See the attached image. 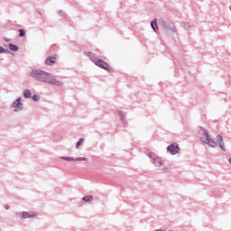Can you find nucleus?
Segmentation results:
<instances>
[{"label": "nucleus", "mask_w": 231, "mask_h": 231, "mask_svg": "<svg viewBox=\"0 0 231 231\" xmlns=\"http://www.w3.org/2000/svg\"><path fill=\"white\" fill-rule=\"evenodd\" d=\"M31 77L39 80L40 82H45L46 84H51V86H62V83L51 73L44 72L42 70L34 69L31 72Z\"/></svg>", "instance_id": "obj_1"}, {"label": "nucleus", "mask_w": 231, "mask_h": 231, "mask_svg": "<svg viewBox=\"0 0 231 231\" xmlns=\"http://www.w3.org/2000/svg\"><path fill=\"white\" fill-rule=\"evenodd\" d=\"M85 55L87 57H89L90 60L98 68H101V69H106V71H108L109 73H113V69L107 64V62L97 58V55L95 52L88 51L85 52Z\"/></svg>", "instance_id": "obj_2"}, {"label": "nucleus", "mask_w": 231, "mask_h": 231, "mask_svg": "<svg viewBox=\"0 0 231 231\" xmlns=\"http://www.w3.org/2000/svg\"><path fill=\"white\" fill-rule=\"evenodd\" d=\"M201 142L207 143L209 147H216L217 145L214 140L210 139V135H208V132H207V130H204L203 132Z\"/></svg>", "instance_id": "obj_3"}, {"label": "nucleus", "mask_w": 231, "mask_h": 231, "mask_svg": "<svg viewBox=\"0 0 231 231\" xmlns=\"http://www.w3.org/2000/svg\"><path fill=\"white\" fill-rule=\"evenodd\" d=\"M21 216H22V219H30V217H37L39 214L35 211H30V212L23 211L21 213Z\"/></svg>", "instance_id": "obj_4"}, {"label": "nucleus", "mask_w": 231, "mask_h": 231, "mask_svg": "<svg viewBox=\"0 0 231 231\" xmlns=\"http://www.w3.org/2000/svg\"><path fill=\"white\" fill-rule=\"evenodd\" d=\"M167 151L171 154H178L180 152V146L177 143L171 144L167 147Z\"/></svg>", "instance_id": "obj_5"}, {"label": "nucleus", "mask_w": 231, "mask_h": 231, "mask_svg": "<svg viewBox=\"0 0 231 231\" xmlns=\"http://www.w3.org/2000/svg\"><path fill=\"white\" fill-rule=\"evenodd\" d=\"M12 107L14 108L15 112L23 110V103H21V97L17 98L15 102L13 103Z\"/></svg>", "instance_id": "obj_6"}, {"label": "nucleus", "mask_w": 231, "mask_h": 231, "mask_svg": "<svg viewBox=\"0 0 231 231\" xmlns=\"http://www.w3.org/2000/svg\"><path fill=\"white\" fill-rule=\"evenodd\" d=\"M57 60V54H53L51 56H49L46 60L45 63L47 64V66H53V64H55Z\"/></svg>", "instance_id": "obj_7"}, {"label": "nucleus", "mask_w": 231, "mask_h": 231, "mask_svg": "<svg viewBox=\"0 0 231 231\" xmlns=\"http://www.w3.org/2000/svg\"><path fill=\"white\" fill-rule=\"evenodd\" d=\"M63 160H66L67 162H88V158L86 157H78L77 159H73L71 157H65Z\"/></svg>", "instance_id": "obj_8"}, {"label": "nucleus", "mask_w": 231, "mask_h": 231, "mask_svg": "<svg viewBox=\"0 0 231 231\" xmlns=\"http://www.w3.org/2000/svg\"><path fill=\"white\" fill-rule=\"evenodd\" d=\"M217 142L218 143V145L222 149V151H226V149L225 148V142L223 141V136L218 134L217 136Z\"/></svg>", "instance_id": "obj_9"}, {"label": "nucleus", "mask_w": 231, "mask_h": 231, "mask_svg": "<svg viewBox=\"0 0 231 231\" xmlns=\"http://www.w3.org/2000/svg\"><path fill=\"white\" fill-rule=\"evenodd\" d=\"M151 26L152 28V30L158 33V23H156V19H154L152 23H151Z\"/></svg>", "instance_id": "obj_10"}, {"label": "nucleus", "mask_w": 231, "mask_h": 231, "mask_svg": "<svg viewBox=\"0 0 231 231\" xmlns=\"http://www.w3.org/2000/svg\"><path fill=\"white\" fill-rule=\"evenodd\" d=\"M153 162H154V165H156L157 167H161V165H162V159H160V157H155L153 159Z\"/></svg>", "instance_id": "obj_11"}, {"label": "nucleus", "mask_w": 231, "mask_h": 231, "mask_svg": "<svg viewBox=\"0 0 231 231\" xmlns=\"http://www.w3.org/2000/svg\"><path fill=\"white\" fill-rule=\"evenodd\" d=\"M9 50H11V51H18L19 47L14 44H9Z\"/></svg>", "instance_id": "obj_12"}, {"label": "nucleus", "mask_w": 231, "mask_h": 231, "mask_svg": "<svg viewBox=\"0 0 231 231\" xmlns=\"http://www.w3.org/2000/svg\"><path fill=\"white\" fill-rule=\"evenodd\" d=\"M23 97H25V98H31L32 97V93L30 92V90H24V92H23Z\"/></svg>", "instance_id": "obj_13"}, {"label": "nucleus", "mask_w": 231, "mask_h": 231, "mask_svg": "<svg viewBox=\"0 0 231 231\" xmlns=\"http://www.w3.org/2000/svg\"><path fill=\"white\" fill-rule=\"evenodd\" d=\"M84 143V139H79V141L76 144L77 149H80V145Z\"/></svg>", "instance_id": "obj_14"}, {"label": "nucleus", "mask_w": 231, "mask_h": 231, "mask_svg": "<svg viewBox=\"0 0 231 231\" xmlns=\"http://www.w3.org/2000/svg\"><path fill=\"white\" fill-rule=\"evenodd\" d=\"M82 199L83 201H91V199H93V196L88 195V196L83 197Z\"/></svg>", "instance_id": "obj_15"}, {"label": "nucleus", "mask_w": 231, "mask_h": 231, "mask_svg": "<svg viewBox=\"0 0 231 231\" xmlns=\"http://www.w3.org/2000/svg\"><path fill=\"white\" fill-rule=\"evenodd\" d=\"M19 37H24V35H26V32L23 29L19 30Z\"/></svg>", "instance_id": "obj_16"}, {"label": "nucleus", "mask_w": 231, "mask_h": 231, "mask_svg": "<svg viewBox=\"0 0 231 231\" xmlns=\"http://www.w3.org/2000/svg\"><path fill=\"white\" fill-rule=\"evenodd\" d=\"M0 53H6V50H5L3 47H0Z\"/></svg>", "instance_id": "obj_17"}, {"label": "nucleus", "mask_w": 231, "mask_h": 231, "mask_svg": "<svg viewBox=\"0 0 231 231\" xmlns=\"http://www.w3.org/2000/svg\"><path fill=\"white\" fill-rule=\"evenodd\" d=\"M32 100H34V101L39 100V96L34 95V96L32 97Z\"/></svg>", "instance_id": "obj_18"}, {"label": "nucleus", "mask_w": 231, "mask_h": 231, "mask_svg": "<svg viewBox=\"0 0 231 231\" xmlns=\"http://www.w3.org/2000/svg\"><path fill=\"white\" fill-rule=\"evenodd\" d=\"M5 208L8 210V208H10V206H9V205H6V206H5Z\"/></svg>", "instance_id": "obj_19"}, {"label": "nucleus", "mask_w": 231, "mask_h": 231, "mask_svg": "<svg viewBox=\"0 0 231 231\" xmlns=\"http://www.w3.org/2000/svg\"><path fill=\"white\" fill-rule=\"evenodd\" d=\"M229 163L231 164V158L229 159Z\"/></svg>", "instance_id": "obj_20"}, {"label": "nucleus", "mask_w": 231, "mask_h": 231, "mask_svg": "<svg viewBox=\"0 0 231 231\" xmlns=\"http://www.w3.org/2000/svg\"><path fill=\"white\" fill-rule=\"evenodd\" d=\"M150 158L152 157L151 153H149Z\"/></svg>", "instance_id": "obj_21"}, {"label": "nucleus", "mask_w": 231, "mask_h": 231, "mask_svg": "<svg viewBox=\"0 0 231 231\" xmlns=\"http://www.w3.org/2000/svg\"><path fill=\"white\" fill-rule=\"evenodd\" d=\"M229 10H231V6L229 7Z\"/></svg>", "instance_id": "obj_22"}]
</instances>
